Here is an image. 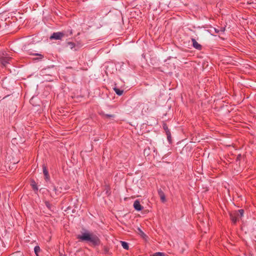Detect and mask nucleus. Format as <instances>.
I'll return each mask as SVG.
<instances>
[{
    "instance_id": "obj_8",
    "label": "nucleus",
    "mask_w": 256,
    "mask_h": 256,
    "mask_svg": "<svg viewBox=\"0 0 256 256\" xmlns=\"http://www.w3.org/2000/svg\"><path fill=\"white\" fill-rule=\"evenodd\" d=\"M158 192L161 200L162 202H164L166 201V197L164 192L161 190H158Z\"/></svg>"
},
{
    "instance_id": "obj_9",
    "label": "nucleus",
    "mask_w": 256,
    "mask_h": 256,
    "mask_svg": "<svg viewBox=\"0 0 256 256\" xmlns=\"http://www.w3.org/2000/svg\"><path fill=\"white\" fill-rule=\"evenodd\" d=\"M244 211L243 210H239L238 211L236 212L237 216L239 218H242L244 215Z\"/></svg>"
},
{
    "instance_id": "obj_14",
    "label": "nucleus",
    "mask_w": 256,
    "mask_h": 256,
    "mask_svg": "<svg viewBox=\"0 0 256 256\" xmlns=\"http://www.w3.org/2000/svg\"><path fill=\"white\" fill-rule=\"evenodd\" d=\"M34 252L36 256H39L38 254V253L40 252V248L38 246H36L34 247Z\"/></svg>"
},
{
    "instance_id": "obj_22",
    "label": "nucleus",
    "mask_w": 256,
    "mask_h": 256,
    "mask_svg": "<svg viewBox=\"0 0 256 256\" xmlns=\"http://www.w3.org/2000/svg\"><path fill=\"white\" fill-rule=\"evenodd\" d=\"M214 31L216 33H218L220 32V29L214 28Z\"/></svg>"
},
{
    "instance_id": "obj_7",
    "label": "nucleus",
    "mask_w": 256,
    "mask_h": 256,
    "mask_svg": "<svg viewBox=\"0 0 256 256\" xmlns=\"http://www.w3.org/2000/svg\"><path fill=\"white\" fill-rule=\"evenodd\" d=\"M230 218L234 223H236L240 218L237 216L236 212H235L232 214H230Z\"/></svg>"
},
{
    "instance_id": "obj_24",
    "label": "nucleus",
    "mask_w": 256,
    "mask_h": 256,
    "mask_svg": "<svg viewBox=\"0 0 256 256\" xmlns=\"http://www.w3.org/2000/svg\"><path fill=\"white\" fill-rule=\"evenodd\" d=\"M60 256H67L65 254H60Z\"/></svg>"
},
{
    "instance_id": "obj_19",
    "label": "nucleus",
    "mask_w": 256,
    "mask_h": 256,
    "mask_svg": "<svg viewBox=\"0 0 256 256\" xmlns=\"http://www.w3.org/2000/svg\"><path fill=\"white\" fill-rule=\"evenodd\" d=\"M104 116L106 118H112L114 117V116L113 115H112V114H104Z\"/></svg>"
},
{
    "instance_id": "obj_5",
    "label": "nucleus",
    "mask_w": 256,
    "mask_h": 256,
    "mask_svg": "<svg viewBox=\"0 0 256 256\" xmlns=\"http://www.w3.org/2000/svg\"><path fill=\"white\" fill-rule=\"evenodd\" d=\"M192 46L194 48L198 50H200L202 49V46L199 44L194 38H192Z\"/></svg>"
},
{
    "instance_id": "obj_2",
    "label": "nucleus",
    "mask_w": 256,
    "mask_h": 256,
    "mask_svg": "<svg viewBox=\"0 0 256 256\" xmlns=\"http://www.w3.org/2000/svg\"><path fill=\"white\" fill-rule=\"evenodd\" d=\"M11 60V58L7 56V54H2V55L0 56V62L4 66H6V65L9 63V62Z\"/></svg>"
},
{
    "instance_id": "obj_3",
    "label": "nucleus",
    "mask_w": 256,
    "mask_h": 256,
    "mask_svg": "<svg viewBox=\"0 0 256 256\" xmlns=\"http://www.w3.org/2000/svg\"><path fill=\"white\" fill-rule=\"evenodd\" d=\"M64 36L62 32H54L50 36V39L52 40H60Z\"/></svg>"
},
{
    "instance_id": "obj_16",
    "label": "nucleus",
    "mask_w": 256,
    "mask_h": 256,
    "mask_svg": "<svg viewBox=\"0 0 256 256\" xmlns=\"http://www.w3.org/2000/svg\"><path fill=\"white\" fill-rule=\"evenodd\" d=\"M32 186L34 190H38V188L36 186V183L34 181H32Z\"/></svg>"
},
{
    "instance_id": "obj_12",
    "label": "nucleus",
    "mask_w": 256,
    "mask_h": 256,
    "mask_svg": "<svg viewBox=\"0 0 256 256\" xmlns=\"http://www.w3.org/2000/svg\"><path fill=\"white\" fill-rule=\"evenodd\" d=\"M138 234H139L142 236V237L143 238H145L146 236V234L142 230L138 228Z\"/></svg>"
},
{
    "instance_id": "obj_13",
    "label": "nucleus",
    "mask_w": 256,
    "mask_h": 256,
    "mask_svg": "<svg viewBox=\"0 0 256 256\" xmlns=\"http://www.w3.org/2000/svg\"><path fill=\"white\" fill-rule=\"evenodd\" d=\"M166 134L167 136V138L170 143L171 142V134L170 130L166 131Z\"/></svg>"
},
{
    "instance_id": "obj_20",
    "label": "nucleus",
    "mask_w": 256,
    "mask_h": 256,
    "mask_svg": "<svg viewBox=\"0 0 256 256\" xmlns=\"http://www.w3.org/2000/svg\"><path fill=\"white\" fill-rule=\"evenodd\" d=\"M45 204H46V206L48 208H50V204L48 202H45Z\"/></svg>"
},
{
    "instance_id": "obj_11",
    "label": "nucleus",
    "mask_w": 256,
    "mask_h": 256,
    "mask_svg": "<svg viewBox=\"0 0 256 256\" xmlns=\"http://www.w3.org/2000/svg\"><path fill=\"white\" fill-rule=\"evenodd\" d=\"M122 246L125 250H128L129 248L128 244L126 242L121 241Z\"/></svg>"
},
{
    "instance_id": "obj_15",
    "label": "nucleus",
    "mask_w": 256,
    "mask_h": 256,
    "mask_svg": "<svg viewBox=\"0 0 256 256\" xmlns=\"http://www.w3.org/2000/svg\"><path fill=\"white\" fill-rule=\"evenodd\" d=\"M67 46H69L71 49H72L74 47L75 44L72 42H68L67 43Z\"/></svg>"
},
{
    "instance_id": "obj_6",
    "label": "nucleus",
    "mask_w": 256,
    "mask_h": 256,
    "mask_svg": "<svg viewBox=\"0 0 256 256\" xmlns=\"http://www.w3.org/2000/svg\"><path fill=\"white\" fill-rule=\"evenodd\" d=\"M42 169H43V173L44 174V178H45L46 180V181L49 180L50 179V176L48 174V172L46 169V166L44 165L42 166Z\"/></svg>"
},
{
    "instance_id": "obj_1",
    "label": "nucleus",
    "mask_w": 256,
    "mask_h": 256,
    "mask_svg": "<svg viewBox=\"0 0 256 256\" xmlns=\"http://www.w3.org/2000/svg\"><path fill=\"white\" fill-rule=\"evenodd\" d=\"M77 238L81 242H88L94 246H97L100 244L98 238L92 232L86 230L78 235Z\"/></svg>"
},
{
    "instance_id": "obj_21",
    "label": "nucleus",
    "mask_w": 256,
    "mask_h": 256,
    "mask_svg": "<svg viewBox=\"0 0 256 256\" xmlns=\"http://www.w3.org/2000/svg\"><path fill=\"white\" fill-rule=\"evenodd\" d=\"M220 32H223L225 30V28H220Z\"/></svg>"
},
{
    "instance_id": "obj_23",
    "label": "nucleus",
    "mask_w": 256,
    "mask_h": 256,
    "mask_svg": "<svg viewBox=\"0 0 256 256\" xmlns=\"http://www.w3.org/2000/svg\"><path fill=\"white\" fill-rule=\"evenodd\" d=\"M164 130H165L166 132V130H169L168 129V128H166V127L165 126H164Z\"/></svg>"
},
{
    "instance_id": "obj_4",
    "label": "nucleus",
    "mask_w": 256,
    "mask_h": 256,
    "mask_svg": "<svg viewBox=\"0 0 256 256\" xmlns=\"http://www.w3.org/2000/svg\"><path fill=\"white\" fill-rule=\"evenodd\" d=\"M134 209L137 211H140L143 208V207L140 205V202L138 200H136L134 202Z\"/></svg>"
},
{
    "instance_id": "obj_17",
    "label": "nucleus",
    "mask_w": 256,
    "mask_h": 256,
    "mask_svg": "<svg viewBox=\"0 0 256 256\" xmlns=\"http://www.w3.org/2000/svg\"><path fill=\"white\" fill-rule=\"evenodd\" d=\"M164 254L162 252H158L153 254V256H164Z\"/></svg>"
},
{
    "instance_id": "obj_25",
    "label": "nucleus",
    "mask_w": 256,
    "mask_h": 256,
    "mask_svg": "<svg viewBox=\"0 0 256 256\" xmlns=\"http://www.w3.org/2000/svg\"><path fill=\"white\" fill-rule=\"evenodd\" d=\"M34 55H39L38 54H34Z\"/></svg>"
},
{
    "instance_id": "obj_10",
    "label": "nucleus",
    "mask_w": 256,
    "mask_h": 256,
    "mask_svg": "<svg viewBox=\"0 0 256 256\" xmlns=\"http://www.w3.org/2000/svg\"><path fill=\"white\" fill-rule=\"evenodd\" d=\"M114 90L115 92L118 95V96H121L122 95L123 93V90H120L118 88H114Z\"/></svg>"
},
{
    "instance_id": "obj_18",
    "label": "nucleus",
    "mask_w": 256,
    "mask_h": 256,
    "mask_svg": "<svg viewBox=\"0 0 256 256\" xmlns=\"http://www.w3.org/2000/svg\"><path fill=\"white\" fill-rule=\"evenodd\" d=\"M52 190L55 192L56 194H58V191L57 190L56 188L54 186H52Z\"/></svg>"
}]
</instances>
